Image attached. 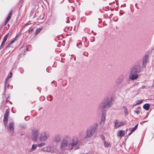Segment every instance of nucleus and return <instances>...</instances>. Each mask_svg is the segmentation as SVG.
<instances>
[{
    "label": "nucleus",
    "mask_w": 154,
    "mask_h": 154,
    "mask_svg": "<svg viewBox=\"0 0 154 154\" xmlns=\"http://www.w3.org/2000/svg\"><path fill=\"white\" fill-rule=\"evenodd\" d=\"M106 114L105 111H103L102 113V116L101 117V120L100 122V123H103L106 117Z\"/></svg>",
    "instance_id": "14"
},
{
    "label": "nucleus",
    "mask_w": 154,
    "mask_h": 154,
    "mask_svg": "<svg viewBox=\"0 0 154 154\" xmlns=\"http://www.w3.org/2000/svg\"><path fill=\"white\" fill-rule=\"evenodd\" d=\"M9 114V112L6 110L4 115L3 122L5 125H6L8 123V117Z\"/></svg>",
    "instance_id": "9"
},
{
    "label": "nucleus",
    "mask_w": 154,
    "mask_h": 154,
    "mask_svg": "<svg viewBox=\"0 0 154 154\" xmlns=\"http://www.w3.org/2000/svg\"><path fill=\"white\" fill-rule=\"evenodd\" d=\"M143 108L146 110H148L149 108V105L148 103L145 104L143 106Z\"/></svg>",
    "instance_id": "18"
},
{
    "label": "nucleus",
    "mask_w": 154,
    "mask_h": 154,
    "mask_svg": "<svg viewBox=\"0 0 154 154\" xmlns=\"http://www.w3.org/2000/svg\"><path fill=\"white\" fill-rule=\"evenodd\" d=\"M123 108L124 109V112L125 113V115H128V110L126 106H124L123 107Z\"/></svg>",
    "instance_id": "19"
},
{
    "label": "nucleus",
    "mask_w": 154,
    "mask_h": 154,
    "mask_svg": "<svg viewBox=\"0 0 154 154\" xmlns=\"http://www.w3.org/2000/svg\"><path fill=\"white\" fill-rule=\"evenodd\" d=\"M20 127L22 128L25 129L27 127V125L26 124H23L21 125Z\"/></svg>",
    "instance_id": "27"
},
{
    "label": "nucleus",
    "mask_w": 154,
    "mask_h": 154,
    "mask_svg": "<svg viewBox=\"0 0 154 154\" xmlns=\"http://www.w3.org/2000/svg\"><path fill=\"white\" fill-rule=\"evenodd\" d=\"M104 145L105 147H107L109 146V144L108 143L106 142L105 141L104 142Z\"/></svg>",
    "instance_id": "28"
},
{
    "label": "nucleus",
    "mask_w": 154,
    "mask_h": 154,
    "mask_svg": "<svg viewBox=\"0 0 154 154\" xmlns=\"http://www.w3.org/2000/svg\"><path fill=\"white\" fill-rule=\"evenodd\" d=\"M148 61V57L145 56L143 59V67H145Z\"/></svg>",
    "instance_id": "15"
},
{
    "label": "nucleus",
    "mask_w": 154,
    "mask_h": 154,
    "mask_svg": "<svg viewBox=\"0 0 154 154\" xmlns=\"http://www.w3.org/2000/svg\"><path fill=\"white\" fill-rule=\"evenodd\" d=\"M5 43V42H2V43L1 46H0V49H1L2 48H3L4 47Z\"/></svg>",
    "instance_id": "30"
},
{
    "label": "nucleus",
    "mask_w": 154,
    "mask_h": 154,
    "mask_svg": "<svg viewBox=\"0 0 154 154\" xmlns=\"http://www.w3.org/2000/svg\"><path fill=\"white\" fill-rule=\"evenodd\" d=\"M79 142L78 138L76 137H72L71 142L70 143L66 139H63L60 143V148L62 150H65L66 148L68 150H76L79 148V146L78 145Z\"/></svg>",
    "instance_id": "1"
},
{
    "label": "nucleus",
    "mask_w": 154,
    "mask_h": 154,
    "mask_svg": "<svg viewBox=\"0 0 154 154\" xmlns=\"http://www.w3.org/2000/svg\"><path fill=\"white\" fill-rule=\"evenodd\" d=\"M37 145V147H41L45 146V143H43L39 144H38Z\"/></svg>",
    "instance_id": "23"
},
{
    "label": "nucleus",
    "mask_w": 154,
    "mask_h": 154,
    "mask_svg": "<svg viewBox=\"0 0 154 154\" xmlns=\"http://www.w3.org/2000/svg\"><path fill=\"white\" fill-rule=\"evenodd\" d=\"M69 2H70V3H71L72 2V0H69Z\"/></svg>",
    "instance_id": "42"
},
{
    "label": "nucleus",
    "mask_w": 154,
    "mask_h": 154,
    "mask_svg": "<svg viewBox=\"0 0 154 154\" xmlns=\"http://www.w3.org/2000/svg\"><path fill=\"white\" fill-rule=\"evenodd\" d=\"M42 29L40 28H38L36 30V33H38L40 32L41 30Z\"/></svg>",
    "instance_id": "29"
},
{
    "label": "nucleus",
    "mask_w": 154,
    "mask_h": 154,
    "mask_svg": "<svg viewBox=\"0 0 154 154\" xmlns=\"http://www.w3.org/2000/svg\"><path fill=\"white\" fill-rule=\"evenodd\" d=\"M10 44H9V45H8L7 46V47H6V48H8V47H10Z\"/></svg>",
    "instance_id": "41"
},
{
    "label": "nucleus",
    "mask_w": 154,
    "mask_h": 154,
    "mask_svg": "<svg viewBox=\"0 0 154 154\" xmlns=\"http://www.w3.org/2000/svg\"><path fill=\"white\" fill-rule=\"evenodd\" d=\"M27 117H25V119H26V118H27Z\"/></svg>",
    "instance_id": "44"
},
{
    "label": "nucleus",
    "mask_w": 154,
    "mask_h": 154,
    "mask_svg": "<svg viewBox=\"0 0 154 154\" xmlns=\"http://www.w3.org/2000/svg\"><path fill=\"white\" fill-rule=\"evenodd\" d=\"M142 100H138L136 102V103L134 104V106H135L137 105H139L142 102Z\"/></svg>",
    "instance_id": "22"
},
{
    "label": "nucleus",
    "mask_w": 154,
    "mask_h": 154,
    "mask_svg": "<svg viewBox=\"0 0 154 154\" xmlns=\"http://www.w3.org/2000/svg\"><path fill=\"white\" fill-rule=\"evenodd\" d=\"M47 98L48 100L50 101H51L53 99L52 97V96H51V95H48L47 97Z\"/></svg>",
    "instance_id": "24"
},
{
    "label": "nucleus",
    "mask_w": 154,
    "mask_h": 154,
    "mask_svg": "<svg viewBox=\"0 0 154 154\" xmlns=\"http://www.w3.org/2000/svg\"><path fill=\"white\" fill-rule=\"evenodd\" d=\"M133 132H132L131 131V132L128 134V136L130 135Z\"/></svg>",
    "instance_id": "39"
},
{
    "label": "nucleus",
    "mask_w": 154,
    "mask_h": 154,
    "mask_svg": "<svg viewBox=\"0 0 154 154\" xmlns=\"http://www.w3.org/2000/svg\"><path fill=\"white\" fill-rule=\"evenodd\" d=\"M140 107H137V110H134V111L137 114L139 115L140 114Z\"/></svg>",
    "instance_id": "20"
},
{
    "label": "nucleus",
    "mask_w": 154,
    "mask_h": 154,
    "mask_svg": "<svg viewBox=\"0 0 154 154\" xmlns=\"http://www.w3.org/2000/svg\"><path fill=\"white\" fill-rule=\"evenodd\" d=\"M77 46L78 47V48H80L81 47V43H78L77 45Z\"/></svg>",
    "instance_id": "33"
},
{
    "label": "nucleus",
    "mask_w": 154,
    "mask_h": 154,
    "mask_svg": "<svg viewBox=\"0 0 154 154\" xmlns=\"http://www.w3.org/2000/svg\"><path fill=\"white\" fill-rule=\"evenodd\" d=\"M148 114L145 117V118H146L147 117Z\"/></svg>",
    "instance_id": "43"
},
{
    "label": "nucleus",
    "mask_w": 154,
    "mask_h": 154,
    "mask_svg": "<svg viewBox=\"0 0 154 154\" xmlns=\"http://www.w3.org/2000/svg\"><path fill=\"white\" fill-rule=\"evenodd\" d=\"M40 130L37 128H34L32 129L31 138L33 141H37L39 137L40 133Z\"/></svg>",
    "instance_id": "4"
},
{
    "label": "nucleus",
    "mask_w": 154,
    "mask_h": 154,
    "mask_svg": "<svg viewBox=\"0 0 154 154\" xmlns=\"http://www.w3.org/2000/svg\"><path fill=\"white\" fill-rule=\"evenodd\" d=\"M7 40V39H6L5 38V39L4 38L2 42L5 43Z\"/></svg>",
    "instance_id": "38"
},
{
    "label": "nucleus",
    "mask_w": 154,
    "mask_h": 154,
    "mask_svg": "<svg viewBox=\"0 0 154 154\" xmlns=\"http://www.w3.org/2000/svg\"><path fill=\"white\" fill-rule=\"evenodd\" d=\"M7 40V39H6L5 38V39L4 38L2 42L5 43Z\"/></svg>",
    "instance_id": "37"
},
{
    "label": "nucleus",
    "mask_w": 154,
    "mask_h": 154,
    "mask_svg": "<svg viewBox=\"0 0 154 154\" xmlns=\"http://www.w3.org/2000/svg\"><path fill=\"white\" fill-rule=\"evenodd\" d=\"M97 128V124H95L88 128L86 131L85 138H87L91 137L95 133Z\"/></svg>",
    "instance_id": "5"
},
{
    "label": "nucleus",
    "mask_w": 154,
    "mask_h": 154,
    "mask_svg": "<svg viewBox=\"0 0 154 154\" xmlns=\"http://www.w3.org/2000/svg\"><path fill=\"white\" fill-rule=\"evenodd\" d=\"M112 98L106 97L104 100L98 105L97 108L98 112H101L103 109L105 108H109L112 105Z\"/></svg>",
    "instance_id": "2"
},
{
    "label": "nucleus",
    "mask_w": 154,
    "mask_h": 154,
    "mask_svg": "<svg viewBox=\"0 0 154 154\" xmlns=\"http://www.w3.org/2000/svg\"><path fill=\"white\" fill-rule=\"evenodd\" d=\"M14 40H12V41H11L10 43V44H9L10 45H11V44H12L14 42Z\"/></svg>",
    "instance_id": "36"
},
{
    "label": "nucleus",
    "mask_w": 154,
    "mask_h": 154,
    "mask_svg": "<svg viewBox=\"0 0 154 154\" xmlns=\"http://www.w3.org/2000/svg\"><path fill=\"white\" fill-rule=\"evenodd\" d=\"M125 77L124 75L122 74L120 75L117 79L116 81V82L117 84H119L122 82Z\"/></svg>",
    "instance_id": "11"
},
{
    "label": "nucleus",
    "mask_w": 154,
    "mask_h": 154,
    "mask_svg": "<svg viewBox=\"0 0 154 154\" xmlns=\"http://www.w3.org/2000/svg\"><path fill=\"white\" fill-rule=\"evenodd\" d=\"M62 139V136L60 134H57L54 138V140L55 142H59Z\"/></svg>",
    "instance_id": "12"
},
{
    "label": "nucleus",
    "mask_w": 154,
    "mask_h": 154,
    "mask_svg": "<svg viewBox=\"0 0 154 154\" xmlns=\"http://www.w3.org/2000/svg\"><path fill=\"white\" fill-rule=\"evenodd\" d=\"M14 123H9L8 126V129L11 135H12L14 134Z\"/></svg>",
    "instance_id": "8"
},
{
    "label": "nucleus",
    "mask_w": 154,
    "mask_h": 154,
    "mask_svg": "<svg viewBox=\"0 0 154 154\" xmlns=\"http://www.w3.org/2000/svg\"><path fill=\"white\" fill-rule=\"evenodd\" d=\"M85 47H87V46H85Z\"/></svg>",
    "instance_id": "45"
},
{
    "label": "nucleus",
    "mask_w": 154,
    "mask_h": 154,
    "mask_svg": "<svg viewBox=\"0 0 154 154\" xmlns=\"http://www.w3.org/2000/svg\"><path fill=\"white\" fill-rule=\"evenodd\" d=\"M12 73L11 72L9 74H8V76L7 77L6 79H7V80H9L8 79L9 78H11L12 76Z\"/></svg>",
    "instance_id": "25"
},
{
    "label": "nucleus",
    "mask_w": 154,
    "mask_h": 154,
    "mask_svg": "<svg viewBox=\"0 0 154 154\" xmlns=\"http://www.w3.org/2000/svg\"><path fill=\"white\" fill-rule=\"evenodd\" d=\"M33 30V29H31V30L32 31Z\"/></svg>",
    "instance_id": "46"
},
{
    "label": "nucleus",
    "mask_w": 154,
    "mask_h": 154,
    "mask_svg": "<svg viewBox=\"0 0 154 154\" xmlns=\"http://www.w3.org/2000/svg\"><path fill=\"white\" fill-rule=\"evenodd\" d=\"M29 24H26V25H29Z\"/></svg>",
    "instance_id": "47"
},
{
    "label": "nucleus",
    "mask_w": 154,
    "mask_h": 154,
    "mask_svg": "<svg viewBox=\"0 0 154 154\" xmlns=\"http://www.w3.org/2000/svg\"><path fill=\"white\" fill-rule=\"evenodd\" d=\"M12 11H11L9 13L8 16L6 18V20L4 23V26H5L6 24L8 22V21L11 18V17H12Z\"/></svg>",
    "instance_id": "13"
},
{
    "label": "nucleus",
    "mask_w": 154,
    "mask_h": 154,
    "mask_svg": "<svg viewBox=\"0 0 154 154\" xmlns=\"http://www.w3.org/2000/svg\"><path fill=\"white\" fill-rule=\"evenodd\" d=\"M47 151L51 153L55 152L58 153L59 151L57 147L54 146H49L47 147Z\"/></svg>",
    "instance_id": "7"
},
{
    "label": "nucleus",
    "mask_w": 154,
    "mask_h": 154,
    "mask_svg": "<svg viewBox=\"0 0 154 154\" xmlns=\"http://www.w3.org/2000/svg\"><path fill=\"white\" fill-rule=\"evenodd\" d=\"M37 147V144H33L32 146V148L30 150V152H31L35 150Z\"/></svg>",
    "instance_id": "17"
},
{
    "label": "nucleus",
    "mask_w": 154,
    "mask_h": 154,
    "mask_svg": "<svg viewBox=\"0 0 154 154\" xmlns=\"http://www.w3.org/2000/svg\"><path fill=\"white\" fill-rule=\"evenodd\" d=\"M70 137H69V136L68 135H66L65 136V139H68Z\"/></svg>",
    "instance_id": "35"
},
{
    "label": "nucleus",
    "mask_w": 154,
    "mask_h": 154,
    "mask_svg": "<svg viewBox=\"0 0 154 154\" xmlns=\"http://www.w3.org/2000/svg\"><path fill=\"white\" fill-rule=\"evenodd\" d=\"M49 137L48 134L46 131H43L40 133L38 139L41 142H45Z\"/></svg>",
    "instance_id": "6"
},
{
    "label": "nucleus",
    "mask_w": 154,
    "mask_h": 154,
    "mask_svg": "<svg viewBox=\"0 0 154 154\" xmlns=\"http://www.w3.org/2000/svg\"><path fill=\"white\" fill-rule=\"evenodd\" d=\"M10 82V81L9 80H7V79L5 80V86H7L8 88V86L9 85V83Z\"/></svg>",
    "instance_id": "21"
},
{
    "label": "nucleus",
    "mask_w": 154,
    "mask_h": 154,
    "mask_svg": "<svg viewBox=\"0 0 154 154\" xmlns=\"http://www.w3.org/2000/svg\"><path fill=\"white\" fill-rule=\"evenodd\" d=\"M113 122L115 124L114 127L116 128H118L119 127L125 124L124 122H118V121L117 120H115Z\"/></svg>",
    "instance_id": "10"
},
{
    "label": "nucleus",
    "mask_w": 154,
    "mask_h": 154,
    "mask_svg": "<svg viewBox=\"0 0 154 154\" xmlns=\"http://www.w3.org/2000/svg\"><path fill=\"white\" fill-rule=\"evenodd\" d=\"M140 70V67L139 65H137L133 67L130 72L129 78L132 80L137 79L138 78L137 75Z\"/></svg>",
    "instance_id": "3"
},
{
    "label": "nucleus",
    "mask_w": 154,
    "mask_h": 154,
    "mask_svg": "<svg viewBox=\"0 0 154 154\" xmlns=\"http://www.w3.org/2000/svg\"><path fill=\"white\" fill-rule=\"evenodd\" d=\"M82 40L84 42H86L87 41L86 37H83L82 38Z\"/></svg>",
    "instance_id": "31"
},
{
    "label": "nucleus",
    "mask_w": 154,
    "mask_h": 154,
    "mask_svg": "<svg viewBox=\"0 0 154 154\" xmlns=\"http://www.w3.org/2000/svg\"><path fill=\"white\" fill-rule=\"evenodd\" d=\"M9 33L7 34L5 36L4 38H5L6 39H7V38L8 36Z\"/></svg>",
    "instance_id": "34"
},
{
    "label": "nucleus",
    "mask_w": 154,
    "mask_h": 154,
    "mask_svg": "<svg viewBox=\"0 0 154 154\" xmlns=\"http://www.w3.org/2000/svg\"><path fill=\"white\" fill-rule=\"evenodd\" d=\"M137 126L138 125H136L133 128H131V131L133 132L137 128Z\"/></svg>",
    "instance_id": "26"
},
{
    "label": "nucleus",
    "mask_w": 154,
    "mask_h": 154,
    "mask_svg": "<svg viewBox=\"0 0 154 154\" xmlns=\"http://www.w3.org/2000/svg\"><path fill=\"white\" fill-rule=\"evenodd\" d=\"M7 86H4V90H5V91L6 90V88H7Z\"/></svg>",
    "instance_id": "40"
},
{
    "label": "nucleus",
    "mask_w": 154,
    "mask_h": 154,
    "mask_svg": "<svg viewBox=\"0 0 154 154\" xmlns=\"http://www.w3.org/2000/svg\"><path fill=\"white\" fill-rule=\"evenodd\" d=\"M83 54L86 56H87L88 55V53L87 52H85L83 53Z\"/></svg>",
    "instance_id": "32"
},
{
    "label": "nucleus",
    "mask_w": 154,
    "mask_h": 154,
    "mask_svg": "<svg viewBox=\"0 0 154 154\" xmlns=\"http://www.w3.org/2000/svg\"><path fill=\"white\" fill-rule=\"evenodd\" d=\"M125 134V132L124 131L122 130H120L118 132L117 136L118 137H121L123 136Z\"/></svg>",
    "instance_id": "16"
}]
</instances>
